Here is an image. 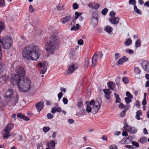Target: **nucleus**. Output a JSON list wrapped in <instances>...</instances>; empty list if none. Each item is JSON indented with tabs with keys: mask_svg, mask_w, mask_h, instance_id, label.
<instances>
[{
	"mask_svg": "<svg viewBox=\"0 0 149 149\" xmlns=\"http://www.w3.org/2000/svg\"><path fill=\"white\" fill-rule=\"evenodd\" d=\"M134 8L135 12L139 14H141V10L139 9L138 8L137 6L136 5L134 6Z\"/></svg>",
	"mask_w": 149,
	"mask_h": 149,
	"instance_id": "72a5a7b5",
	"label": "nucleus"
},
{
	"mask_svg": "<svg viewBox=\"0 0 149 149\" xmlns=\"http://www.w3.org/2000/svg\"><path fill=\"white\" fill-rule=\"evenodd\" d=\"M14 127L12 123L8 124L5 127L3 133V139H7L8 137L10 136V132Z\"/></svg>",
	"mask_w": 149,
	"mask_h": 149,
	"instance_id": "423d86ee",
	"label": "nucleus"
},
{
	"mask_svg": "<svg viewBox=\"0 0 149 149\" xmlns=\"http://www.w3.org/2000/svg\"><path fill=\"white\" fill-rule=\"evenodd\" d=\"M91 22L93 26L95 27L98 23V19L91 18Z\"/></svg>",
	"mask_w": 149,
	"mask_h": 149,
	"instance_id": "aec40b11",
	"label": "nucleus"
},
{
	"mask_svg": "<svg viewBox=\"0 0 149 149\" xmlns=\"http://www.w3.org/2000/svg\"><path fill=\"white\" fill-rule=\"evenodd\" d=\"M0 43L2 44L3 47L6 49H10L12 45V39L9 36L3 37L0 39Z\"/></svg>",
	"mask_w": 149,
	"mask_h": 149,
	"instance_id": "39448f33",
	"label": "nucleus"
},
{
	"mask_svg": "<svg viewBox=\"0 0 149 149\" xmlns=\"http://www.w3.org/2000/svg\"><path fill=\"white\" fill-rule=\"evenodd\" d=\"M59 45L58 38L56 36H54L46 42L45 49L48 54H53L58 49Z\"/></svg>",
	"mask_w": 149,
	"mask_h": 149,
	"instance_id": "7ed1b4c3",
	"label": "nucleus"
},
{
	"mask_svg": "<svg viewBox=\"0 0 149 149\" xmlns=\"http://www.w3.org/2000/svg\"><path fill=\"white\" fill-rule=\"evenodd\" d=\"M126 96L128 97V98H129L130 99H131L133 97L132 95H131L130 93L128 92L127 91L126 93Z\"/></svg>",
	"mask_w": 149,
	"mask_h": 149,
	"instance_id": "c03bdc74",
	"label": "nucleus"
},
{
	"mask_svg": "<svg viewBox=\"0 0 149 149\" xmlns=\"http://www.w3.org/2000/svg\"><path fill=\"white\" fill-rule=\"evenodd\" d=\"M5 69V65L0 62V74L3 72Z\"/></svg>",
	"mask_w": 149,
	"mask_h": 149,
	"instance_id": "cd10ccee",
	"label": "nucleus"
},
{
	"mask_svg": "<svg viewBox=\"0 0 149 149\" xmlns=\"http://www.w3.org/2000/svg\"><path fill=\"white\" fill-rule=\"evenodd\" d=\"M72 7L75 10L78 8L79 6L77 3H74L73 4Z\"/></svg>",
	"mask_w": 149,
	"mask_h": 149,
	"instance_id": "603ef678",
	"label": "nucleus"
},
{
	"mask_svg": "<svg viewBox=\"0 0 149 149\" xmlns=\"http://www.w3.org/2000/svg\"><path fill=\"white\" fill-rule=\"evenodd\" d=\"M139 142L141 143H144L147 142V139L145 137H142L140 139Z\"/></svg>",
	"mask_w": 149,
	"mask_h": 149,
	"instance_id": "c9c22d12",
	"label": "nucleus"
},
{
	"mask_svg": "<svg viewBox=\"0 0 149 149\" xmlns=\"http://www.w3.org/2000/svg\"><path fill=\"white\" fill-rule=\"evenodd\" d=\"M47 117L48 119H51L53 118L54 116L52 114L49 113L47 114Z\"/></svg>",
	"mask_w": 149,
	"mask_h": 149,
	"instance_id": "3c124183",
	"label": "nucleus"
},
{
	"mask_svg": "<svg viewBox=\"0 0 149 149\" xmlns=\"http://www.w3.org/2000/svg\"><path fill=\"white\" fill-rule=\"evenodd\" d=\"M43 102L42 101L39 102L36 104V106L37 111H40L43 108Z\"/></svg>",
	"mask_w": 149,
	"mask_h": 149,
	"instance_id": "9b49d317",
	"label": "nucleus"
},
{
	"mask_svg": "<svg viewBox=\"0 0 149 149\" xmlns=\"http://www.w3.org/2000/svg\"><path fill=\"white\" fill-rule=\"evenodd\" d=\"M96 54L98 56V58H99L100 59L102 58L103 56V54L102 52H98L96 53Z\"/></svg>",
	"mask_w": 149,
	"mask_h": 149,
	"instance_id": "bf43d9fd",
	"label": "nucleus"
},
{
	"mask_svg": "<svg viewBox=\"0 0 149 149\" xmlns=\"http://www.w3.org/2000/svg\"><path fill=\"white\" fill-rule=\"evenodd\" d=\"M37 149H43L42 146L41 145V143H38L36 144Z\"/></svg>",
	"mask_w": 149,
	"mask_h": 149,
	"instance_id": "49530a36",
	"label": "nucleus"
},
{
	"mask_svg": "<svg viewBox=\"0 0 149 149\" xmlns=\"http://www.w3.org/2000/svg\"><path fill=\"white\" fill-rule=\"evenodd\" d=\"M124 128L125 130L129 132L131 127L130 126H129L126 122L124 123Z\"/></svg>",
	"mask_w": 149,
	"mask_h": 149,
	"instance_id": "393cba45",
	"label": "nucleus"
},
{
	"mask_svg": "<svg viewBox=\"0 0 149 149\" xmlns=\"http://www.w3.org/2000/svg\"><path fill=\"white\" fill-rule=\"evenodd\" d=\"M63 94L61 92H60L58 95V101H60V99L63 96Z\"/></svg>",
	"mask_w": 149,
	"mask_h": 149,
	"instance_id": "5fc2aeb1",
	"label": "nucleus"
},
{
	"mask_svg": "<svg viewBox=\"0 0 149 149\" xmlns=\"http://www.w3.org/2000/svg\"><path fill=\"white\" fill-rule=\"evenodd\" d=\"M56 144V143L53 140H52L50 141V142L49 143L48 146L51 149H54Z\"/></svg>",
	"mask_w": 149,
	"mask_h": 149,
	"instance_id": "4be33fe9",
	"label": "nucleus"
},
{
	"mask_svg": "<svg viewBox=\"0 0 149 149\" xmlns=\"http://www.w3.org/2000/svg\"><path fill=\"white\" fill-rule=\"evenodd\" d=\"M132 144L135 146L138 147H139V144L136 141H133L132 142Z\"/></svg>",
	"mask_w": 149,
	"mask_h": 149,
	"instance_id": "8fccbe9b",
	"label": "nucleus"
},
{
	"mask_svg": "<svg viewBox=\"0 0 149 149\" xmlns=\"http://www.w3.org/2000/svg\"><path fill=\"white\" fill-rule=\"evenodd\" d=\"M17 116L18 118L23 119L26 121H28L29 120V118L27 116H24L23 114L20 113L17 114Z\"/></svg>",
	"mask_w": 149,
	"mask_h": 149,
	"instance_id": "412c9836",
	"label": "nucleus"
},
{
	"mask_svg": "<svg viewBox=\"0 0 149 149\" xmlns=\"http://www.w3.org/2000/svg\"><path fill=\"white\" fill-rule=\"evenodd\" d=\"M134 73L136 75L139 74L141 73V69L137 67H135L134 68Z\"/></svg>",
	"mask_w": 149,
	"mask_h": 149,
	"instance_id": "b1692460",
	"label": "nucleus"
},
{
	"mask_svg": "<svg viewBox=\"0 0 149 149\" xmlns=\"http://www.w3.org/2000/svg\"><path fill=\"white\" fill-rule=\"evenodd\" d=\"M109 21L113 24H117L119 21V18L114 17H111L109 19Z\"/></svg>",
	"mask_w": 149,
	"mask_h": 149,
	"instance_id": "a211bd4d",
	"label": "nucleus"
},
{
	"mask_svg": "<svg viewBox=\"0 0 149 149\" xmlns=\"http://www.w3.org/2000/svg\"><path fill=\"white\" fill-rule=\"evenodd\" d=\"M8 78V77L5 74L2 75L0 77V81L2 83H5L6 82Z\"/></svg>",
	"mask_w": 149,
	"mask_h": 149,
	"instance_id": "dca6fc26",
	"label": "nucleus"
},
{
	"mask_svg": "<svg viewBox=\"0 0 149 149\" xmlns=\"http://www.w3.org/2000/svg\"><path fill=\"white\" fill-rule=\"evenodd\" d=\"M115 13L114 11H111L109 15L111 17H114L115 15Z\"/></svg>",
	"mask_w": 149,
	"mask_h": 149,
	"instance_id": "13d9d810",
	"label": "nucleus"
},
{
	"mask_svg": "<svg viewBox=\"0 0 149 149\" xmlns=\"http://www.w3.org/2000/svg\"><path fill=\"white\" fill-rule=\"evenodd\" d=\"M89 63V59L88 58L86 57L85 59V67L86 68L88 66Z\"/></svg>",
	"mask_w": 149,
	"mask_h": 149,
	"instance_id": "e433bc0d",
	"label": "nucleus"
},
{
	"mask_svg": "<svg viewBox=\"0 0 149 149\" xmlns=\"http://www.w3.org/2000/svg\"><path fill=\"white\" fill-rule=\"evenodd\" d=\"M86 110L88 112L90 113L91 111H92V108L91 107H90L88 105L87 106V107L86 108Z\"/></svg>",
	"mask_w": 149,
	"mask_h": 149,
	"instance_id": "864d4df0",
	"label": "nucleus"
},
{
	"mask_svg": "<svg viewBox=\"0 0 149 149\" xmlns=\"http://www.w3.org/2000/svg\"><path fill=\"white\" fill-rule=\"evenodd\" d=\"M135 46L136 47H138L141 45V41L140 39L137 40L135 43Z\"/></svg>",
	"mask_w": 149,
	"mask_h": 149,
	"instance_id": "4c0bfd02",
	"label": "nucleus"
},
{
	"mask_svg": "<svg viewBox=\"0 0 149 149\" xmlns=\"http://www.w3.org/2000/svg\"><path fill=\"white\" fill-rule=\"evenodd\" d=\"M56 8L58 10H61L64 9V6L63 5L61 4H59L57 6Z\"/></svg>",
	"mask_w": 149,
	"mask_h": 149,
	"instance_id": "7c9ffc66",
	"label": "nucleus"
},
{
	"mask_svg": "<svg viewBox=\"0 0 149 149\" xmlns=\"http://www.w3.org/2000/svg\"><path fill=\"white\" fill-rule=\"evenodd\" d=\"M103 92L105 94L104 97L107 99H109L110 98V94L111 91L108 89H103Z\"/></svg>",
	"mask_w": 149,
	"mask_h": 149,
	"instance_id": "f8f14e48",
	"label": "nucleus"
},
{
	"mask_svg": "<svg viewBox=\"0 0 149 149\" xmlns=\"http://www.w3.org/2000/svg\"><path fill=\"white\" fill-rule=\"evenodd\" d=\"M128 58L125 56H124L119 59L118 61V63L119 65H121L125 62L128 60Z\"/></svg>",
	"mask_w": 149,
	"mask_h": 149,
	"instance_id": "f3484780",
	"label": "nucleus"
},
{
	"mask_svg": "<svg viewBox=\"0 0 149 149\" xmlns=\"http://www.w3.org/2000/svg\"><path fill=\"white\" fill-rule=\"evenodd\" d=\"M101 104V100L100 98H97L95 101L94 105L93 106V113H95L97 112Z\"/></svg>",
	"mask_w": 149,
	"mask_h": 149,
	"instance_id": "0eeeda50",
	"label": "nucleus"
},
{
	"mask_svg": "<svg viewBox=\"0 0 149 149\" xmlns=\"http://www.w3.org/2000/svg\"><path fill=\"white\" fill-rule=\"evenodd\" d=\"M123 82L125 84H127L129 83V79L127 77H125L122 79Z\"/></svg>",
	"mask_w": 149,
	"mask_h": 149,
	"instance_id": "58836bf2",
	"label": "nucleus"
},
{
	"mask_svg": "<svg viewBox=\"0 0 149 149\" xmlns=\"http://www.w3.org/2000/svg\"><path fill=\"white\" fill-rule=\"evenodd\" d=\"M108 11V10L107 8H105L102 11V13L104 15H105L107 13Z\"/></svg>",
	"mask_w": 149,
	"mask_h": 149,
	"instance_id": "09e8293b",
	"label": "nucleus"
},
{
	"mask_svg": "<svg viewBox=\"0 0 149 149\" xmlns=\"http://www.w3.org/2000/svg\"><path fill=\"white\" fill-rule=\"evenodd\" d=\"M100 4L98 3H90L88 4V6L92 9H97L100 7Z\"/></svg>",
	"mask_w": 149,
	"mask_h": 149,
	"instance_id": "4468645a",
	"label": "nucleus"
},
{
	"mask_svg": "<svg viewBox=\"0 0 149 149\" xmlns=\"http://www.w3.org/2000/svg\"><path fill=\"white\" fill-rule=\"evenodd\" d=\"M125 52L129 54H132L133 53L134 51L131 49H127L125 50Z\"/></svg>",
	"mask_w": 149,
	"mask_h": 149,
	"instance_id": "a18cd8bd",
	"label": "nucleus"
},
{
	"mask_svg": "<svg viewBox=\"0 0 149 149\" xmlns=\"http://www.w3.org/2000/svg\"><path fill=\"white\" fill-rule=\"evenodd\" d=\"M16 73L19 77H23L25 75V72L24 68L19 66L17 67L15 70Z\"/></svg>",
	"mask_w": 149,
	"mask_h": 149,
	"instance_id": "6e6552de",
	"label": "nucleus"
},
{
	"mask_svg": "<svg viewBox=\"0 0 149 149\" xmlns=\"http://www.w3.org/2000/svg\"><path fill=\"white\" fill-rule=\"evenodd\" d=\"M114 95L115 96L116 98V103H120L121 101L120 98L119 97V96L116 93H115L114 94Z\"/></svg>",
	"mask_w": 149,
	"mask_h": 149,
	"instance_id": "2f4dec72",
	"label": "nucleus"
},
{
	"mask_svg": "<svg viewBox=\"0 0 149 149\" xmlns=\"http://www.w3.org/2000/svg\"><path fill=\"white\" fill-rule=\"evenodd\" d=\"M132 42L131 39L130 38L127 39V40L125 42L124 44L126 46H128L131 44Z\"/></svg>",
	"mask_w": 149,
	"mask_h": 149,
	"instance_id": "c756f323",
	"label": "nucleus"
},
{
	"mask_svg": "<svg viewBox=\"0 0 149 149\" xmlns=\"http://www.w3.org/2000/svg\"><path fill=\"white\" fill-rule=\"evenodd\" d=\"M97 61L98 56L96 53L93 55L92 58V65L93 67L95 66L96 65Z\"/></svg>",
	"mask_w": 149,
	"mask_h": 149,
	"instance_id": "ddd939ff",
	"label": "nucleus"
},
{
	"mask_svg": "<svg viewBox=\"0 0 149 149\" xmlns=\"http://www.w3.org/2000/svg\"><path fill=\"white\" fill-rule=\"evenodd\" d=\"M5 105L4 103L2 101L1 98L0 97V107L1 108H3L5 106Z\"/></svg>",
	"mask_w": 149,
	"mask_h": 149,
	"instance_id": "de8ad7c7",
	"label": "nucleus"
},
{
	"mask_svg": "<svg viewBox=\"0 0 149 149\" xmlns=\"http://www.w3.org/2000/svg\"><path fill=\"white\" fill-rule=\"evenodd\" d=\"M50 130V128L48 127H45L43 128V131L45 133L48 132Z\"/></svg>",
	"mask_w": 149,
	"mask_h": 149,
	"instance_id": "ea45409f",
	"label": "nucleus"
},
{
	"mask_svg": "<svg viewBox=\"0 0 149 149\" xmlns=\"http://www.w3.org/2000/svg\"><path fill=\"white\" fill-rule=\"evenodd\" d=\"M141 65L143 69L145 71L149 72V63L148 61L143 60L141 61Z\"/></svg>",
	"mask_w": 149,
	"mask_h": 149,
	"instance_id": "1a4fd4ad",
	"label": "nucleus"
},
{
	"mask_svg": "<svg viewBox=\"0 0 149 149\" xmlns=\"http://www.w3.org/2000/svg\"><path fill=\"white\" fill-rule=\"evenodd\" d=\"M42 53L38 46L29 45L26 46L22 51V56L27 60L37 61Z\"/></svg>",
	"mask_w": 149,
	"mask_h": 149,
	"instance_id": "f03ea898",
	"label": "nucleus"
},
{
	"mask_svg": "<svg viewBox=\"0 0 149 149\" xmlns=\"http://www.w3.org/2000/svg\"><path fill=\"white\" fill-rule=\"evenodd\" d=\"M120 57V54L119 53H116L115 54V59L117 60Z\"/></svg>",
	"mask_w": 149,
	"mask_h": 149,
	"instance_id": "4d7b16f0",
	"label": "nucleus"
},
{
	"mask_svg": "<svg viewBox=\"0 0 149 149\" xmlns=\"http://www.w3.org/2000/svg\"><path fill=\"white\" fill-rule=\"evenodd\" d=\"M77 106L79 108H82L83 107V104L82 102H79L77 104Z\"/></svg>",
	"mask_w": 149,
	"mask_h": 149,
	"instance_id": "79ce46f5",
	"label": "nucleus"
},
{
	"mask_svg": "<svg viewBox=\"0 0 149 149\" xmlns=\"http://www.w3.org/2000/svg\"><path fill=\"white\" fill-rule=\"evenodd\" d=\"M119 108L120 109H123L125 107V106L122 103H120L118 106Z\"/></svg>",
	"mask_w": 149,
	"mask_h": 149,
	"instance_id": "69168bd1",
	"label": "nucleus"
},
{
	"mask_svg": "<svg viewBox=\"0 0 149 149\" xmlns=\"http://www.w3.org/2000/svg\"><path fill=\"white\" fill-rule=\"evenodd\" d=\"M142 114V112L140 110L137 111L136 112V115L135 116V118L136 119L139 120L141 119V118L140 117V116Z\"/></svg>",
	"mask_w": 149,
	"mask_h": 149,
	"instance_id": "5701e85b",
	"label": "nucleus"
},
{
	"mask_svg": "<svg viewBox=\"0 0 149 149\" xmlns=\"http://www.w3.org/2000/svg\"><path fill=\"white\" fill-rule=\"evenodd\" d=\"M107 85L108 88L112 90H113L115 86V83L112 81H110L108 82L107 83Z\"/></svg>",
	"mask_w": 149,
	"mask_h": 149,
	"instance_id": "6ab92c4d",
	"label": "nucleus"
},
{
	"mask_svg": "<svg viewBox=\"0 0 149 149\" xmlns=\"http://www.w3.org/2000/svg\"><path fill=\"white\" fill-rule=\"evenodd\" d=\"M112 27L110 26H108L106 27L104 30L106 32L110 33L112 32Z\"/></svg>",
	"mask_w": 149,
	"mask_h": 149,
	"instance_id": "a878e982",
	"label": "nucleus"
},
{
	"mask_svg": "<svg viewBox=\"0 0 149 149\" xmlns=\"http://www.w3.org/2000/svg\"><path fill=\"white\" fill-rule=\"evenodd\" d=\"M98 15L96 11H94L92 13L91 18L98 19Z\"/></svg>",
	"mask_w": 149,
	"mask_h": 149,
	"instance_id": "bb28decb",
	"label": "nucleus"
},
{
	"mask_svg": "<svg viewBox=\"0 0 149 149\" xmlns=\"http://www.w3.org/2000/svg\"><path fill=\"white\" fill-rule=\"evenodd\" d=\"M110 149H117V146L114 145H111L109 147Z\"/></svg>",
	"mask_w": 149,
	"mask_h": 149,
	"instance_id": "052dcab7",
	"label": "nucleus"
},
{
	"mask_svg": "<svg viewBox=\"0 0 149 149\" xmlns=\"http://www.w3.org/2000/svg\"><path fill=\"white\" fill-rule=\"evenodd\" d=\"M137 129L135 127H131L129 132H130L132 134H134L137 132Z\"/></svg>",
	"mask_w": 149,
	"mask_h": 149,
	"instance_id": "473e14b6",
	"label": "nucleus"
},
{
	"mask_svg": "<svg viewBox=\"0 0 149 149\" xmlns=\"http://www.w3.org/2000/svg\"><path fill=\"white\" fill-rule=\"evenodd\" d=\"M140 103L138 101H136V106L138 108H139L140 107Z\"/></svg>",
	"mask_w": 149,
	"mask_h": 149,
	"instance_id": "774afa93",
	"label": "nucleus"
},
{
	"mask_svg": "<svg viewBox=\"0 0 149 149\" xmlns=\"http://www.w3.org/2000/svg\"><path fill=\"white\" fill-rule=\"evenodd\" d=\"M95 104V101L94 100H91L88 103V105H89V106H93L94 105V104Z\"/></svg>",
	"mask_w": 149,
	"mask_h": 149,
	"instance_id": "680f3d73",
	"label": "nucleus"
},
{
	"mask_svg": "<svg viewBox=\"0 0 149 149\" xmlns=\"http://www.w3.org/2000/svg\"><path fill=\"white\" fill-rule=\"evenodd\" d=\"M125 102L127 103V104H128L129 103L131 102L132 101L131 99H130L128 97H126L125 98Z\"/></svg>",
	"mask_w": 149,
	"mask_h": 149,
	"instance_id": "6e6d98bb",
	"label": "nucleus"
},
{
	"mask_svg": "<svg viewBox=\"0 0 149 149\" xmlns=\"http://www.w3.org/2000/svg\"><path fill=\"white\" fill-rule=\"evenodd\" d=\"M80 28V26L78 24H76V26L74 25L72 27L71 29V30L76 31L79 30Z\"/></svg>",
	"mask_w": 149,
	"mask_h": 149,
	"instance_id": "c85d7f7f",
	"label": "nucleus"
},
{
	"mask_svg": "<svg viewBox=\"0 0 149 149\" xmlns=\"http://www.w3.org/2000/svg\"><path fill=\"white\" fill-rule=\"evenodd\" d=\"M86 112V110L85 109H84L83 110V112H81V113L80 112H78L76 113V115L79 117H80L81 116H83L84 115V113H85Z\"/></svg>",
	"mask_w": 149,
	"mask_h": 149,
	"instance_id": "f704fd0d",
	"label": "nucleus"
},
{
	"mask_svg": "<svg viewBox=\"0 0 149 149\" xmlns=\"http://www.w3.org/2000/svg\"><path fill=\"white\" fill-rule=\"evenodd\" d=\"M5 97L6 102L9 105H15L18 100L19 97L17 94L11 88L6 91Z\"/></svg>",
	"mask_w": 149,
	"mask_h": 149,
	"instance_id": "20e7f679",
	"label": "nucleus"
},
{
	"mask_svg": "<svg viewBox=\"0 0 149 149\" xmlns=\"http://www.w3.org/2000/svg\"><path fill=\"white\" fill-rule=\"evenodd\" d=\"M78 44L80 45H82L84 43L82 39H80L78 41Z\"/></svg>",
	"mask_w": 149,
	"mask_h": 149,
	"instance_id": "0e129e2a",
	"label": "nucleus"
},
{
	"mask_svg": "<svg viewBox=\"0 0 149 149\" xmlns=\"http://www.w3.org/2000/svg\"><path fill=\"white\" fill-rule=\"evenodd\" d=\"M46 66L44 65L43 66V68L41 70L40 72L42 74H44L46 72Z\"/></svg>",
	"mask_w": 149,
	"mask_h": 149,
	"instance_id": "37998d69",
	"label": "nucleus"
},
{
	"mask_svg": "<svg viewBox=\"0 0 149 149\" xmlns=\"http://www.w3.org/2000/svg\"><path fill=\"white\" fill-rule=\"evenodd\" d=\"M129 3L130 4L133 5L134 6L136 5V2L135 0H130Z\"/></svg>",
	"mask_w": 149,
	"mask_h": 149,
	"instance_id": "a19ab883",
	"label": "nucleus"
},
{
	"mask_svg": "<svg viewBox=\"0 0 149 149\" xmlns=\"http://www.w3.org/2000/svg\"><path fill=\"white\" fill-rule=\"evenodd\" d=\"M23 79L17 74H14L12 75L10 82L13 85L17 84L19 91L24 93L29 91L32 86L31 82L30 79L27 77H24Z\"/></svg>",
	"mask_w": 149,
	"mask_h": 149,
	"instance_id": "f257e3e1",
	"label": "nucleus"
},
{
	"mask_svg": "<svg viewBox=\"0 0 149 149\" xmlns=\"http://www.w3.org/2000/svg\"><path fill=\"white\" fill-rule=\"evenodd\" d=\"M63 101L65 104H66L68 103V100L66 98L63 97Z\"/></svg>",
	"mask_w": 149,
	"mask_h": 149,
	"instance_id": "e2e57ef3",
	"label": "nucleus"
},
{
	"mask_svg": "<svg viewBox=\"0 0 149 149\" xmlns=\"http://www.w3.org/2000/svg\"><path fill=\"white\" fill-rule=\"evenodd\" d=\"M72 20V17L70 16H66L61 19L60 21L63 24H65L67 22Z\"/></svg>",
	"mask_w": 149,
	"mask_h": 149,
	"instance_id": "2eb2a0df",
	"label": "nucleus"
},
{
	"mask_svg": "<svg viewBox=\"0 0 149 149\" xmlns=\"http://www.w3.org/2000/svg\"><path fill=\"white\" fill-rule=\"evenodd\" d=\"M79 13L76 11L75 13V18L76 19H77L79 17Z\"/></svg>",
	"mask_w": 149,
	"mask_h": 149,
	"instance_id": "338daca9",
	"label": "nucleus"
},
{
	"mask_svg": "<svg viewBox=\"0 0 149 149\" xmlns=\"http://www.w3.org/2000/svg\"><path fill=\"white\" fill-rule=\"evenodd\" d=\"M79 67V65L76 63H72L69 67L68 69L69 74L72 73L74 71L77 70Z\"/></svg>",
	"mask_w": 149,
	"mask_h": 149,
	"instance_id": "9d476101",
	"label": "nucleus"
}]
</instances>
